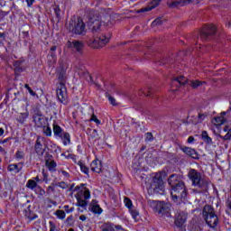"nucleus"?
<instances>
[{
	"instance_id": "nucleus-24",
	"label": "nucleus",
	"mask_w": 231,
	"mask_h": 231,
	"mask_svg": "<svg viewBox=\"0 0 231 231\" xmlns=\"http://www.w3.org/2000/svg\"><path fill=\"white\" fill-rule=\"evenodd\" d=\"M60 140L63 143V145H69V143H71V135H69V133L65 132L64 134H61V136L60 137Z\"/></svg>"
},
{
	"instance_id": "nucleus-9",
	"label": "nucleus",
	"mask_w": 231,
	"mask_h": 231,
	"mask_svg": "<svg viewBox=\"0 0 231 231\" xmlns=\"http://www.w3.org/2000/svg\"><path fill=\"white\" fill-rule=\"evenodd\" d=\"M216 34V26L213 24L204 26L203 30L200 32V40L205 42L208 41L212 35Z\"/></svg>"
},
{
	"instance_id": "nucleus-11",
	"label": "nucleus",
	"mask_w": 231,
	"mask_h": 231,
	"mask_svg": "<svg viewBox=\"0 0 231 231\" xmlns=\"http://www.w3.org/2000/svg\"><path fill=\"white\" fill-rule=\"evenodd\" d=\"M32 120L34 122L35 127L41 128L44 127L48 124V119L40 111L34 112L32 115Z\"/></svg>"
},
{
	"instance_id": "nucleus-54",
	"label": "nucleus",
	"mask_w": 231,
	"mask_h": 231,
	"mask_svg": "<svg viewBox=\"0 0 231 231\" xmlns=\"http://www.w3.org/2000/svg\"><path fill=\"white\" fill-rule=\"evenodd\" d=\"M28 91H29V93H30V95H32V97H35V92L32 89V88H28V89H27Z\"/></svg>"
},
{
	"instance_id": "nucleus-15",
	"label": "nucleus",
	"mask_w": 231,
	"mask_h": 231,
	"mask_svg": "<svg viewBox=\"0 0 231 231\" xmlns=\"http://www.w3.org/2000/svg\"><path fill=\"white\" fill-rule=\"evenodd\" d=\"M181 151L188 156H190V158H193V160H199V154H198V152H196L195 149L184 146L181 148Z\"/></svg>"
},
{
	"instance_id": "nucleus-32",
	"label": "nucleus",
	"mask_w": 231,
	"mask_h": 231,
	"mask_svg": "<svg viewBox=\"0 0 231 231\" xmlns=\"http://www.w3.org/2000/svg\"><path fill=\"white\" fill-rule=\"evenodd\" d=\"M105 95L108 99V102L111 104V106H118L116 99H115L113 96H111L108 92H106Z\"/></svg>"
},
{
	"instance_id": "nucleus-39",
	"label": "nucleus",
	"mask_w": 231,
	"mask_h": 231,
	"mask_svg": "<svg viewBox=\"0 0 231 231\" xmlns=\"http://www.w3.org/2000/svg\"><path fill=\"white\" fill-rule=\"evenodd\" d=\"M203 84V82H200L199 80L191 81L190 86L193 88V89H196L197 88H199V86Z\"/></svg>"
},
{
	"instance_id": "nucleus-35",
	"label": "nucleus",
	"mask_w": 231,
	"mask_h": 231,
	"mask_svg": "<svg viewBox=\"0 0 231 231\" xmlns=\"http://www.w3.org/2000/svg\"><path fill=\"white\" fill-rule=\"evenodd\" d=\"M55 216H57V217H59V219H65L66 212H64V210L58 209L55 212Z\"/></svg>"
},
{
	"instance_id": "nucleus-48",
	"label": "nucleus",
	"mask_w": 231,
	"mask_h": 231,
	"mask_svg": "<svg viewBox=\"0 0 231 231\" xmlns=\"http://www.w3.org/2000/svg\"><path fill=\"white\" fill-rule=\"evenodd\" d=\"M57 186L60 187V189H68V185L64 181L59 182Z\"/></svg>"
},
{
	"instance_id": "nucleus-58",
	"label": "nucleus",
	"mask_w": 231,
	"mask_h": 231,
	"mask_svg": "<svg viewBox=\"0 0 231 231\" xmlns=\"http://www.w3.org/2000/svg\"><path fill=\"white\" fill-rule=\"evenodd\" d=\"M61 173L63 176H65V178L69 177V173H68V171H61Z\"/></svg>"
},
{
	"instance_id": "nucleus-25",
	"label": "nucleus",
	"mask_w": 231,
	"mask_h": 231,
	"mask_svg": "<svg viewBox=\"0 0 231 231\" xmlns=\"http://www.w3.org/2000/svg\"><path fill=\"white\" fill-rule=\"evenodd\" d=\"M45 167H47V169H49V171L53 172V171H55V169L57 167V162H55V161H50V160L46 159Z\"/></svg>"
},
{
	"instance_id": "nucleus-5",
	"label": "nucleus",
	"mask_w": 231,
	"mask_h": 231,
	"mask_svg": "<svg viewBox=\"0 0 231 231\" xmlns=\"http://www.w3.org/2000/svg\"><path fill=\"white\" fill-rule=\"evenodd\" d=\"M148 192H150V194H165V185L162 172L155 173L148 189Z\"/></svg>"
},
{
	"instance_id": "nucleus-20",
	"label": "nucleus",
	"mask_w": 231,
	"mask_h": 231,
	"mask_svg": "<svg viewBox=\"0 0 231 231\" xmlns=\"http://www.w3.org/2000/svg\"><path fill=\"white\" fill-rule=\"evenodd\" d=\"M52 131L56 138H60L65 133L64 129H62L59 125L55 123L53 124Z\"/></svg>"
},
{
	"instance_id": "nucleus-23",
	"label": "nucleus",
	"mask_w": 231,
	"mask_h": 231,
	"mask_svg": "<svg viewBox=\"0 0 231 231\" xmlns=\"http://www.w3.org/2000/svg\"><path fill=\"white\" fill-rule=\"evenodd\" d=\"M90 207L91 212L94 214H102V208H100V205L97 204V200H92Z\"/></svg>"
},
{
	"instance_id": "nucleus-42",
	"label": "nucleus",
	"mask_w": 231,
	"mask_h": 231,
	"mask_svg": "<svg viewBox=\"0 0 231 231\" xmlns=\"http://www.w3.org/2000/svg\"><path fill=\"white\" fill-rule=\"evenodd\" d=\"M154 140V137L152 136V133H146L145 134V142H152Z\"/></svg>"
},
{
	"instance_id": "nucleus-59",
	"label": "nucleus",
	"mask_w": 231,
	"mask_h": 231,
	"mask_svg": "<svg viewBox=\"0 0 231 231\" xmlns=\"http://www.w3.org/2000/svg\"><path fill=\"white\" fill-rule=\"evenodd\" d=\"M226 205L227 208H228L229 210H231V201H230V200H227L226 203Z\"/></svg>"
},
{
	"instance_id": "nucleus-60",
	"label": "nucleus",
	"mask_w": 231,
	"mask_h": 231,
	"mask_svg": "<svg viewBox=\"0 0 231 231\" xmlns=\"http://www.w3.org/2000/svg\"><path fill=\"white\" fill-rule=\"evenodd\" d=\"M79 219H80V221H86V219H88V217L85 215H81L79 217Z\"/></svg>"
},
{
	"instance_id": "nucleus-46",
	"label": "nucleus",
	"mask_w": 231,
	"mask_h": 231,
	"mask_svg": "<svg viewBox=\"0 0 231 231\" xmlns=\"http://www.w3.org/2000/svg\"><path fill=\"white\" fill-rule=\"evenodd\" d=\"M63 208L67 212V214H71V212H73V210H75V208H69V205L64 206Z\"/></svg>"
},
{
	"instance_id": "nucleus-22",
	"label": "nucleus",
	"mask_w": 231,
	"mask_h": 231,
	"mask_svg": "<svg viewBox=\"0 0 231 231\" xmlns=\"http://www.w3.org/2000/svg\"><path fill=\"white\" fill-rule=\"evenodd\" d=\"M23 215L25 219H28L29 221H33L34 219H37V215H35V213H33V211L30 210V209H25L23 210Z\"/></svg>"
},
{
	"instance_id": "nucleus-30",
	"label": "nucleus",
	"mask_w": 231,
	"mask_h": 231,
	"mask_svg": "<svg viewBox=\"0 0 231 231\" xmlns=\"http://www.w3.org/2000/svg\"><path fill=\"white\" fill-rule=\"evenodd\" d=\"M26 187L31 190H35V189H37V181L34 180H29L26 183Z\"/></svg>"
},
{
	"instance_id": "nucleus-49",
	"label": "nucleus",
	"mask_w": 231,
	"mask_h": 231,
	"mask_svg": "<svg viewBox=\"0 0 231 231\" xmlns=\"http://www.w3.org/2000/svg\"><path fill=\"white\" fill-rule=\"evenodd\" d=\"M47 194H51V192H55V188L53 186H49L46 190Z\"/></svg>"
},
{
	"instance_id": "nucleus-43",
	"label": "nucleus",
	"mask_w": 231,
	"mask_h": 231,
	"mask_svg": "<svg viewBox=\"0 0 231 231\" xmlns=\"http://www.w3.org/2000/svg\"><path fill=\"white\" fill-rule=\"evenodd\" d=\"M163 23L162 18H157L152 22V26H160Z\"/></svg>"
},
{
	"instance_id": "nucleus-13",
	"label": "nucleus",
	"mask_w": 231,
	"mask_h": 231,
	"mask_svg": "<svg viewBox=\"0 0 231 231\" xmlns=\"http://www.w3.org/2000/svg\"><path fill=\"white\" fill-rule=\"evenodd\" d=\"M42 143H44V137L38 136L34 145V151L36 154H39V156H42L46 152V148H44Z\"/></svg>"
},
{
	"instance_id": "nucleus-53",
	"label": "nucleus",
	"mask_w": 231,
	"mask_h": 231,
	"mask_svg": "<svg viewBox=\"0 0 231 231\" xmlns=\"http://www.w3.org/2000/svg\"><path fill=\"white\" fill-rule=\"evenodd\" d=\"M25 1L28 6H32L35 3V0H25Z\"/></svg>"
},
{
	"instance_id": "nucleus-21",
	"label": "nucleus",
	"mask_w": 231,
	"mask_h": 231,
	"mask_svg": "<svg viewBox=\"0 0 231 231\" xmlns=\"http://www.w3.org/2000/svg\"><path fill=\"white\" fill-rule=\"evenodd\" d=\"M189 0H177L173 1L168 4L170 8H178V6H183V5H186ZM194 1V0H189Z\"/></svg>"
},
{
	"instance_id": "nucleus-47",
	"label": "nucleus",
	"mask_w": 231,
	"mask_h": 231,
	"mask_svg": "<svg viewBox=\"0 0 231 231\" xmlns=\"http://www.w3.org/2000/svg\"><path fill=\"white\" fill-rule=\"evenodd\" d=\"M54 12H55L56 17L58 19H60V8L59 6H56L54 8Z\"/></svg>"
},
{
	"instance_id": "nucleus-37",
	"label": "nucleus",
	"mask_w": 231,
	"mask_h": 231,
	"mask_svg": "<svg viewBox=\"0 0 231 231\" xmlns=\"http://www.w3.org/2000/svg\"><path fill=\"white\" fill-rule=\"evenodd\" d=\"M43 127V134H45V136H51L52 132H51V127L50 126H42Z\"/></svg>"
},
{
	"instance_id": "nucleus-62",
	"label": "nucleus",
	"mask_w": 231,
	"mask_h": 231,
	"mask_svg": "<svg viewBox=\"0 0 231 231\" xmlns=\"http://www.w3.org/2000/svg\"><path fill=\"white\" fill-rule=\"evenodd\" d=\"M14 66H15V70H17V67L21 66V61H15Z\"/></svg>"
},
{
	"instance_id": "nucleus-1",
	"label": "nucleus",
	"mask_w": 231,
	"mask_h": 231,
	"mask_svg": "<svg viewBox=\"0 0 231 231\" xmlns=\"http://www.w3.org/2000/svg\"><path fill=\"white\" fill-rule=\"evenodd\" d=\"M107 19H111V15L106 14V9L90 12L88 25L90 32L94 35H97L94 40L88 41V44L90 48H104V46L109 42V39H111V32L100 33L102 23H106Z\"/></svg>"
},
{
	"instance_id": "nucleus-40",
	"label": "nucleus",
	"mask_w": 231,
	"mask_h": 231,
	"mask_svg": "<svg viewBox=\"0 0 231 231\" xmlns=\"http://www.w3.org/2000/svg\"><path fill=\"white\" fill-rule=\"evenodd\" d=\"M67 225H69V226H75V221H73V216H69L67 219Z\"/></svg>"
},
{
	"instance_id": "nucleus-36",
	"label": "nucleus",
	"mask_w": 231,
	"mask_h": 231,
	"mask_svg": "<svg viewBox=\"0 0 231 231\" xmlns=\"http://www.w3.org/2000/svg\"><path fill=\"white\" fill-rule=\"evenodd\" d=\"M78 165H79L82 172H84V174H89V168H88L84 163H82V162H79Z\"/></svg>"
},
{
	"instance_id": "nucleus-38",
	"label": "nucleus",
	"mask_w": 231,
	"mask_h": 231,
	"mask_svg": "<svg viewBox=\"0 0 231 231\" xmlns=\"http://www.w3.org/2000/svg\"><path fill=\"white\" fill-rule=\"evenodd\" d=\"M16 160H23L24 158V152L23 151H17L15 153Z\"/></svg>"
},
{
	"instance_id": "nucleus-31",
	"label": "nucleus",
	"mask_w": 231,
	"mask_h": 231,
	"mask_svg": "<svg viewBox=\"0 0 231 231\" xmlns=\"http://www.w3.org/2000/svg\"><path fill=\"white\" fill-rule=\"evenodd\" d=\"M214 125H223V124H225V117L223 116H217V117H215L213 120H212Z\"/></svg>"
},
{
	"instance_id": "nucleus-18",
	"label": "nucleus",
	"mask_w": 231,
	"mask_h": 231,
	"mask_svg": "<svg viewBox=\"0 0 231 231\" xmlns=\"http://www.w3.org/2000/svg\"><path fill=\"white\" fill-rule=\"evenodd\" d=\"M187 83V78L181 76L179 78H175L171 81V86H176L177 88H180V86H185Z\"/></svg>"
},
{
	"instance_id": "nucleus-57",
	"label": "nucleus",
	"mask_w": 231,
	"mask_h": 231,
	"mask_svg": "<svg viewBox=\"0 0 231 231\" xmlns=\"http://www.w3.org/2000/svg\"><path fill=\"white\" fill-rule=\"evenodd\" d=\"M85 186H86V184H80L79 186H76L74 190H80V188L85 187Z\"/></svg>"
},
{
	"instance_id": "nucleus-44",
	"label": "nucleus",
	"mask_w": 231,
	"mask_h": 231,
	"mask_svg": "<svg viewBox=\"0 0 231 231\" xmlns=\"http://www.w3.org/2000/svg\"><path fill=\"white\" fill-rule=\"evenodd\" d=\"M58 79L60 80V84H64V80L66 79V77L64 76V72H60Z\"/></svg>"
},
{
	"instance_id": "nucleus-4",
	"label": "nucleus",
	"mask_w": 231,
	"mask_h": 231,
	"mask_svg": "<svg viewBox=\"0 0 231 231\" xmlns=\"http://www.w3.org/2000/svg\"><path fill=\"white\" fill-rule=\"evenodd\" d=\"M67 30L72 35H81L84 36L88 33V30L86 29V23L82 18H71L67 25Z\"/></svg>"
},
{
	"instance_id": "nucleus-7",
	"label": "nucleus",
	"mask_w": 231,
	"mask_h": 231,
	"mask_svg": "<svg viewBox=\"0 0 231 231\" xmlns=\"http://www.w3.org/2000/svg\"><path fill=\"white\" fill-rule=\"evenodd\" d=\"M148 203L153 212H156L159 216H162V217H172V215H171V205L157 200H149Z\"/></svg>"
},
{
	"instance_id": "nucleus-33",
	"label": "nucleus",
	"mask_w": 231,
	"mask_h": 231,
	"mask_svg": "<svg viewBox=\"0 0 231 231\" xmlns=\"http://www.w3.org/2000/svg\"><path fill=\"white\" fill-rule=\"evenodd\" d=\"M124 203H125V206L128 208V210L134 208V207H133V201L131 200V199H129L127 197H125Z\"/></svg>"
},
{
	"instance_id": "nucleus-45",
	"label": "nucleus",
	"mask_w": 231,
	"mask_h": 231,
	"mask_svg": "<svg viewBox=\"0 0 231 231\" xmlns=\"http://www.w3.org/2000/svg\"><path fill=\"white\" fill-rule=\"evenodd\" d=\"M103 231H115V226L112 224H106Z\"/></svg>"
},
{
	"instance_id": "nucleus-2",
	"label": "nucleus",
	"mask_w": 231,
	"mask_h": 231,
	"mask_svg": "<svg viewBox=\"0 0 231 231\" xmlns=\"http://www.w3.org/2000/svg\"><path fill=\"white\" fill-rule=\"evenodd\" d=\"M168 183L171 188L172 199L178 201V199H185L187 198V187H185V182L181 180V176L178 174L170 175Z\"/></svg>"
},
{
	"instance_id": "nucleus-55",
	"label": "nucleus",
	"mask_w": 231,
	"mask_h": 231,
	"mask_svg": "<svg viewBox=\"0 0 231 231\" xmlns=\"http://www.w3.org/2000/svg\"><path fill=\"white\" fill-rule=\"evenodd\" d=\"M194 141H195L194 136H189V137L188 138V143H193Z\"/></svg>"
},
{
	"instance_id": "nucleus-6",
	"label": "nucleus",
	"mask_w": 231,
	"mask_h": 231,
	"mask_svg": "<svg viewBox=\"0 0 231 231\" xmlns=\"http://www.w3.org/2000/svg\"><path fill=\"white\" fill-rule=\"evenodd\" d=\"M202 216L209 228H216V226H217L219 217H217V215H216V211L212 206L206 205L203 208Z\"/></svg>"
},
{
	"instance_id": "nucleus-63",
	"label": "nucleus",
	"mask_w": 231,
	"mask_h": 231,
	"mask_svg": "<svg viewBox=\"0 0 231 231\" xmlns=\"http://www.w3.org/2000/svg\"><path fill=\"white\" fill-rule=\"evenodd\" d=\"M33 180L36 181V183H39L41 181V179L39 178V176H36Z\"/></svg>"
},
{
	"instance_id": "nucleus-34",
	"label": "nucleus",
	"mask_w": 231,
	"mask_h": 231,
	"mask_svg": "<svg viewBox=\"0 0 231 231\" xmlns=\"http://www.w3.org/2000/svg\"><path fill=\"white\" fill-rule=\"evenodd\" d=\"M129 212L133 217V219H134L136 221V219H138V216H140V213H138V210H136V208H132L131 209H129Z\"/></svg>"
},
{
	"instance_id": "nucleus-14",
	"label": "nucleus",
	"mask_w": 231,
	"mask_h": 231,
	"mask_svg": "<svg viewBox=\"0 0 231 231\" xmlns=\"http://www.w3.org/2000/svg\"><path fill=\"white\" fill-rule=\"evenodd\" d=\"M67 47L71 48L72 50H75V51H78L79 53H80L82 50H84V43L80 41H73V42L69 41L67 42Z\"/></svg>"
},
{
	"instance_id": "nucleus-12",
	"label": "nucleus",
	"mask_w": 231,
	"mask_h": 231,
	"mask_svg": "<svg viewBox=\"0 0 231 231\" xmlns=\"http://www.w3.org/2000/svg\"><path fill=\"white\" fill-rule=\"evenodd\" d=\"M187 213L185 211H181L180 209H177L174 216V223L179 227L181 228L183 225L187 222Z\"/></svg>"
},
{
	"instance_id": "nucleus-17",
	"label": "nucleus",
	"mask_w": 231,
	"mask_h": 231,
	"mask_svg": "<svg viewBox=\"0 0 231 231\" xmlns=\"http://www.w3.org/2000/svg\"><path fill=\"white\" fill-rule=\"evenodd\" d=\"M158 5H160V0H153L150 3L149 5L142 8L141 10H139L137 12H138V14H140L142 12H151V10H153V8H156V6H158Z\"/></svg>"
},
{
	"instance_id": "nucleus-52",
	"label": "nucleus",
	"mask_w": 231,
	"mask_h": 231,
	"mask_svg": "<svg viewBox=\"0 0 231 231\" xmlns=\"http://www.w3.org/2000/svg\"><path fill=\"white\" fill-rule=\"evenodd\" d=\"M6 40V34L5 32H0V41H5Z\"/></svg>"
},
{
	"instance_id": "nucleus-64",
	"label": "nucleus",
	"mask_w": 231,
	"mask_h": 231,
	"mask_svg": "<svg viewBox=\"0 0 231 231\" xmlns=\"http://www.w3.org/2000/svg\"><path fill=\"white\" fill-rule=\"evenodd\" d=\"M116 228L117 230H124V228H123L122 226H120V225L116 226Z\"/></svg>"
},
{
	"instance_id": "nucleus-51",
	"label": "nucleus",
	"mask_w": 231,
	"mask_h": 231,
	"mask_svg": "<svg viewBox=\"0 0 231 231\" xmlns=\"http://www.w3.org/2000/svg\"><path fill=\"white\" fill-rule=\"evenodd\" d=\"M143 95H144V97H151V91H147V90H142Z\"/></svg>"
},
{
	"instance_id": "nucleus-3",
	"label": "nucleus",
	"mask_w": 231,
	"mask_h": 231,
	"mask_svg": "<svg viewBox=\"0 0 231 231\" xmlns=\"http://www.w3.org/2000/svg\"><path fill=\"white\" fill-rule=\"evenodd\" d=\"M188 178L192 182V185L199 189V192L203 193L208 190L210 180L208 179L201 178V173L195 169H190L188 173Z\"/></svg>"
},
{
	"instance_id": "nucleus-10",
	"label": "nucleus",
	"mask_w": 231,
	"mask_h": 231,
	"mask_svg": "<svg viewBox=\"0 0 231 231\" xmlns=\"http://www.w3.org/2000/svg\"><path fill=\"white\" fill-rule=\"evenodd\" d=\"M58 100L66 106L68 104V90L64 83H60L56 90Z\"/></svg>"
},
{
	"instance_id": "nucleus-19",
	"label": "nucleus",
	"mask_w": 231,
	"mask_h": 231,
	"mask_svg": "<svg viewBox=\"0 0 231 231\" xmlns=\"http://www.w3.org/2000/svg\"><path fill=\"white\" fill-rule=\"evenodd\" d=\"M7 171H9V172H14V174H19V172L23 171V163L10 164L7 167Z\"/></svg>"
},
{
	"instance_id": "nucleus-50",
	"label": "nucleus",
	"mask_w": 231,
	"mask_h": 231,
	"mask_svg": "<svg viewBox=\"0 0 231 231\" xmlns=\"http://www.w3.org/2000/svg\"><path fill=\"white\" fill-rule=\"evenodd\" d=\"M44 194H46V190L42 188H39L38 196H44Z\"/></svg>"
},
{
	"instance_id": "nucleus-41",
	"label": "nucleus",
	"mask_w": 231,
	"mask_h": 231,
	"mask_svg": "<svg viewBox=\"0 0 231 231\" xmlns=\"http://www.w3.org/2000/svg\"><path fill=\"white\" fill-rule=\"evenodd\" d=\"M90 122H95L97 125H100V120L95 116V114H92L90 117Z\"/></svg>"
},
{
	"instance_id": "nucleus-28",
	"label": "nucleus",
	"mask_w": 231,
	"mask_h": 231,
	"mask_svg": "<svg viewBox=\"0 0 231 231\" xmlns=\"http://www.w3.org/2000/svg\"><path fill=\"white\" fill-rule=\"evenodd\" d=\"M224 133H226V134L224 136L219 134L218 138H221L222 140H230L231 139V128H229V126H225Z\"/></svg>"
},
{
	"instance_id": "nucleus-16",
	"label": "nucleus",
	"mask_w": 231,
	"mask_h": 231,
	"mask_svg": "<svg viewBox=\"0 0 231 231\" xmlns=\"http://www.w3.org/2000/svg\"><path fill=\"white\" fill-rule=\"evenodd\" d=\"M90 167L93 172H97V174L102 172V162L99 160L93 161L90 164Z\"/></svg>"
},
{
	"instance_id": "nucleus-29",
	"label": "nucleus",
	"mask_w": 231,
	"mask_h": 231,
	"mask_svg": "<svg viewBox=\"0 0 231 231\" xmlns=\"http://www.w3.org/2000/svg\"><path fill=\"white\" fill-rule=\"evenodd\" d=\"M26 118H28V113H21L17 116L16 120L20 124H24V122H26Z\"/></svg>"
},
{
	"instance_id": "nucleus-56",
	"label": "nucleus",
	"mask_w": 231,
	"mask_h": 231,
	"mask_svg": "<svg viewBox=\"0 0 231 231\" xmlns=\"http://www.w3.org/2000/svg\"><path fill=\"white\" fill-rule=\"evenodd\" d=\"M51 57L53 60V62H55V59H57V54H55V52H51Z\"/></svg>"
},
{
	"instance_id": "nucleus-26",
	"label": "nucleus",
	"mask_w": 231,
	"mask_h": 231,
	"mask_svg": "<svg viewBox=\"0 0 231 231\" xmlns=\"http://www.w3.org/2000/svg\"><path fill=\"white\" fill-rule=\"evenodd\" d=\"M206 118L207 114L199 113L198 116L192 121V124H194V125H198V124H201Z\"/></svg>"
},
{
	"instance_id": "nucleus-27",
	"label": "nucleus",
	"mask_w": 231,
	"mask_h": 231,
	"mask_svg": "<svg viewBox=\"0 0 231 231\" xmlns=\"http://www.w3.org/2000/svg\"><path fill=\"white\" fill-rule=\"evenodd\" d=\"M201 138L205 142V143H207L208 145H212V138L208 136V133H207V131H202Z\"/></svg>"
},
{
	"instance_id": "nucleus-61",
	"label": "nucleus",
	"mask_w": 231,
	"mask_h": 231,
	"mask_svg": "<svg viewBox=\"0 0 231 231\" xmlns=\"http://www.w3.org/2000/svg\"><path fill=\"white\" fill-rule=\"evenodd\" d=\"M51 52L57 51V45L52 46V47L51 48Z\"/></svg>"
},
{
	"instance_id": "nucleus-8",
	"label": "nucleus",
	"mask_w": 231,
	"mask_h": 231,
	"mask_svg": "<svg viewBox=\"0 0 231 231\" xmlns=\"http://www.w3.org/2000/svg\"><path fill=\"white\" fill-rule=\"evenodd\" d=\"M75 198L78 201L77 206L81 207V208L86 210V207H88V199L91 198V192L88 189V188H84L75 195Z\"/></svg>"
}]
</instances>
